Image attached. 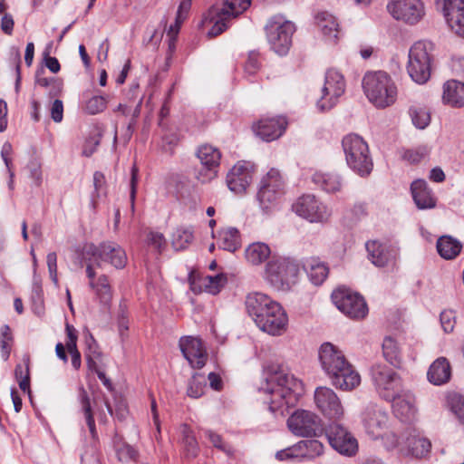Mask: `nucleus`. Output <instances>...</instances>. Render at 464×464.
<instances>
[{
  "instance_id": "1",
  "label": "nucleus",
  "mask_w": 464,
  "mask_h": 464,
  "mask_svg": "<svg viewBox=\"0 0 464 464\" xmlns=\"http://www.w3.org/2000/svg\"><path fill=\"white\" fill-rule=\"evenodd\" d=\"M245 305L248 316L262 332L280 336L286 331L288 316L285 310L267 295L250 293L246 297Z\"/></svg>"
},
{
  "instance_id": "2",
  "label": "nucleus",
  "mask_w": 464,
  "mask_h": 464,
  "mask_svg": "<svg viewBox=\"0 0 464 464\" xmlns=\"http://www.w3.org/2000/svg\"><path fill=\"white\" fill-rule=\"evenodd\" d=\"M260 391L268 396L266 402L277 417L284 416L290 407L295 406L304 394V386L293 374L280 371L266 377Z\"/></svg>"
},
{
  "instance_id": "3",
  "label": "nucleus",
  "mask_w": 464,
  "mask_h": 464,
  "mask_svg": "<svg viewBox=\"0 0 464 464\" xmlns=\"http://www.w3.org/2000/svg\"><path fill=\"white\" fill-rule=\"evenodd\" d=\"M318 356L322 369L336 389L352 391L360 384V374L338 347L324 343L320 346Z\"/></svg>"
},
{
  "instance_id": "4",
  "label": "nucleus",
  "mask_w": 464,
  "mask_h": 464,
  "mask_svg": "<svg viewBox=\"0 0 464 464\" xmlns=\"http://www.w3.org/2000/svg\"><path fill=\"white\" fill-rule=\"evenodd\" d=\"M362 85L368 100L377 108H386L396 101L397 87L392 77L383 71L366 72Z\"/></svg>"
},
{
  "instance_id": "5",
  "label": "nucleus",
  "mask_w": 464,
  "mask_h": 464,
  "mask_svg": "<svg viewBox=\"0 0 464 464\" xmlns=\"http://www.w3.org/2000/svg\"><path fill=\"white\" fill-rule=\"evenodd\" d=\"M342 146L349 168L361 177L370 175L373 162L367 142L361 136L350 133L343 137Z\"/></svg>"
},
{
  "instance_id": "6",
  "label": "nucleus",
  "mask_w": 464,
  "mask_h": 464,
  "mask_svg": "<svg viewBox=\"0 0 464 464\" xmlns=\"http://www.w3.org/2000/svg\"><path fill=\"white\" fill-rule=\"evenodd\" d=\"M251 5V0H224L221 5H213L207 19L214 23L209 36H217L230 26V21L242 14Z\"/></svg>"
},
{
  "instance_id": "7",
  "label": "nucleus",
  "mask_w": 464,
  "mask_h": 464,
  "mask_svg": "<svg viewBox=\"0 0 464 464\" xmlns=\"http://www.w3.org/2000/svg\"><path fill=\"white\" fill-rule=\"evenodd\" d=\"M265 31L272 50L279 55L286 54L292 44L295 24L285 16L275 14L268 19Z\"/></svg>"
},
{
  "instance_id": "8",
  "label": "nucleus",
  "mask_w": 464,
  "mask_h": 464,
  "mask_svg": "<svg viewBox=\"0 0 464 464\" xmlns=\"http://www.w3.org/2000/svg\"><path fill=\"white\" fill-rule=\"evenodd\" d=\"M430 44L416 42L409 51L407 71L417 83H425L430 77Z\"/></svg>"
},
{
  "instance_id": "9",
  "label": "nucleus",
  "mask_w": 464,
  "mask_h": 464,
  "mask_svg": "<svg viewBox=\"0 0 464 464\" xmlns=\"http://www.w3.org/2000/svg\"><path fill=\"white\" fill-rule=\"evenodd\" d=\"M372 380L380 396L385 401H392L399 392H401V380L391 367L375 364L371 370Z\"/></svg>"
},
{
  "instance_id": "10",
  "label": "nucleus",
  "mask_w": 464,
  "mask_h": 464,
  "mask_svg": "<svg viewBox=\"0 0 464 464\" xmlns=\"http://www.w3.org/2000/svg\"><path fill=\"white\" fill-rule=\"evenodd\" d=\"M291 432L299 437H318L323 433L320 417L307 410H296L287 420Z\"/></svg>"
},
{
  "instance_id": "11",
  "label": "nucleus",
  "mask_w": 464,
  "mask_h": 464,
  "mask_svg": "<svg viewBox=\"0 0 464 464\" xmlns=\"http://www.w3.org/2000/svg\"><path fill=\"white\" fill-rule=\"evenodd\" d=\"M332 300L341 312L353 319L363 318L368 313L363 297L349 289L334 290L332 294Z\"/></svg>"
},
{
  "instance_id": "12",
  "label": "nucleus",
  "mask_w": 464,
  "mask_h": 464,
  "mask_svg": "<svg viewBox=\"0 0 464 464\" xmlns=\"http://www.w3.org/2000/svg\"><path fill=\"white\" fill-rule=\"evenodd\" d=\"M387 10L396 20L413 25L422 20L425 6L421 0H391Z\"/></svg>"
},
{
  "instance_id": "13",
  "label": "nucleus",
  "mask_w": 464,
  "mask_h": 464,
  "mask_svg": "<svg viewBox=\"0 0 464 464\" xmlns=\"http://www.w3.org/2000/svg\"><path fill=\"white\" fill-rule=\"evenodd\" d=\"M344 89L343 76L334 69L328 70L322 88V96L317 102L318 109L324 111L333 108L337 99L344 92Z\"/></svg>"
},
{
  "instance_id": "14",
  "label": "nucleus",
  "mask_w": 464,
  "mask_h": 464,
  "mask_svg": "<svg viewBox=\"0 0 464 464\" xmlns=\"http://www.w3.org/2000/svg\"><path fill=\"white\" fill-rule=\"evenodd\" d=\"M331 447L342 455L352 457L358 451V441L343 425L333 422L326 429Z\"/></svg>"
},
{
  "instance_id": "15",
  "label": "nucleus",
  "mask_w": 464,
  "mask_h": 464,
  "mask_svg": "<svg viewBox=\"0 0 464 464\" xmlns=\"http://www.w3.org/2000/svg\"><path fill=\"white\" fill-rule=\"evenodd\" d=\"M298 268L287 258H274L266 265V276L271 285L278 289L289 285L297 276Z\"/></svg>"
},
{
  "instance_id": "16",
  "label": "nucleus",
  "mask_w": 464,
  "mask_h": 464,
  "mask_svg": "<svg viewBox=\"0 0 464 464\" xmlns=\"http://www.w3.org/2000/svg\"><path fill=\"white\" fill-rule=\"evenodd\" d=\"M85 252L91 255L100 266L99 260L111 263L115 268H123L127 264L124 249L114 242H103L100 246L93 244L86 246Z\"/></svg>"
},
{
  "instance_id": "17",
  "label": "nucleus",
  "mask_w": 464,
  "mask_h": 464,
  "mask_svg": "<svg viewBox=\"0 0 464 464\" xmlns=\"http://www.w3.org/2000/svg\"><path fill=\"white\" fill-rule=\"evenodd\" d=\"M314 403L322 414L329 420H340L344 413L342 402L337 394L325 386H321L314 391Z\"/></svg>"
},
{
  "instance_id": "18",
  "label": "nucleus",
  "mask_w": 464,
  "mask_h": 464,
  "mask_svg": "<svg viewBox=\"0 0 464 464\" xmlns=\"http://www.w3.org/2000/svg\"><path fill=\"white\" fill-rule=\"evenodd\" d=\"M293 210L310 222H324L330 217L327 208L314 195H304L293 205Z\"/></svg>"
},
{
  "instance_id": "19",
  "label": "nucleus",
  "mask_w": 464,
  "mask_h": 464,
  "mask_svg": "<svg viewBox=\"0 0 464 464\" xmlns=\"http://www.w3.org/2000/svg\"><path fill=\"white\" fill-rule=\"evenodd\" d=\"M282 188L283 182L279 171L274 169H270L262 179L257 193L260 206L265 211H267L276 202Z\"/></svg>"
},
{
  "instance_id": "20",
  "label": "nucleus",
  "mask_w": 464,
  "mask_h": 464,
  "mask_svg": "<svg viewBox=\"0 0 464 464\" xmlns=\"http://www.w3.org/2000/svg\"><path fill=\"white\" fill-rule=\"evenodd\" d=\"M197 157L202 164V169L198 173V179L201 182H208L213 179L218 173L221 153L218 149L209 145H201L197 151Z\"/></svg>"
},
{
  "instance_id": "21",
  "label": "nucleus",
  "mask_w": 464,
  "mask_h": 464,
  "mask_svg": "<svg viewBox=\"0 0 464 464\" xmlns=\"http://www.w3.org/2000/svg\"><path fill=\"white\" fill-rule=\"evenodd\" d=\"M253 178V165L248 161H238L227 173V184L228 188L241 194L246 191Z\"/></svg>"
},
{
  "instance_id": "22",
  "label": "nucleus",
  "mask_w": 464,
  "mask_h": 464,
  "mask_svg": "<svg viewBox=\"0 0 464 464\" xmlns=\"http://www.w3.org/2000/svg\"><path fill=\"white\" fill-rule=\"evenodd\" d=\"M179 348L191 367L201 369L206 364L208 354L201 340L191 336L182 337L179 340Z\"/></svg>"
},
{
  "instance_id": "23",
  "label": "nucleus",
  "mask_w": 464,
  "mask_h": 464,
  "mask_svg": "<svg viewBox=\"0 0 464 464\" xmlns=\"http://www.w3.org/2000/svg\"><path fill=\"white\" fill-rule=\"evenodd\" d=\"M404 447L401 451L405 455H411L415 458H421L430 452L431 444L430 440L421 437L415 430H407L402 433Z\"/></svg>"
},
{
  "instance_id": "24",
  "label": "nucleus",
  "mask_w": 464,
  "mask_h": 464,
  "mask_svg": "<svg viewBox=\"0 0 464 464\" xmlns=\"http://www.w3.org/2000/svg\"><path fill=\"white\" fill-rule=\"evenodd\" d=\"M392 401H393V412L401 421L411 422L416 419L418 410L416 400L412 393L408 392L401 394L399 392Z\"/></svg>"
},
{
  "instance_id": "25",
  "label": "nucleus",
  "mask_w": 464,
  "mask_h": 464,
  "mask_svg": "<svg viewBox=\"0 0 464 464\" xmlns=\"http://www.w3.org/2000/svg\"><path fill=\"white\" fill-rule=\"evenodd\" d=\"M287 121L284 117L266 118L258 121L255 130L263 140L278 139L285 130Z\"/></svg>"
},
{
  "instance_id": "26",
  "label": "nucleus",
  "mask_w": 464,
  "mask_h": 464,
  "mask_svg": "<svg viewBox=\"0 0 464 464\" xmlns=\"http://www.w3.org/2000/svg\"><path fill=\"white\" fill-rule=\"evenodd\" d=\"M412 199L419 209H431L437 205V198L424 179H416L411 185Z\"/></svg>"
},
{
  "instance_id": "27",
  "label": "nucleus",
  "mask_w": 464,
  "mask_h": 464,
  "mask_svg": "<svg viewBox=\"0 0 464 464\" xmlns=\"http://www.w3.org/2000/svg\"><path fill=\"white\" fill-rule=\"evenodd\" d=\"M369 259L378 266L383 267L392 263L396 257V251L391 246L378 241H368L365 245Z\"/></svg>"
},
{
  "instance_id": "28",
  "label": "nucleus",
  "mask_w": 464,
  "mask_h": 464,
  "mask_svg": "<svg viewBox=\"0 0 464 464\" xmlns=\"http://www.w3.org/2000/svg\"><path fill=\"white\" fill-rule=\"evenodd\" d=\"M388 415L381 410L368 411L364 417V427L372 439L382 437L388 424Z\"/></svg>"
},
{
  "instance_id": "29",
  "label": "nucleus",
  "mask_w": 464,
  "mask_h": 464,
  "mask_svg": "<svg viewBox=\"0 0 464 464\" xmlns=\"http://www.w3.org/2000/svg\"><path fill=\"white\" fill-rule=\"evenodd\" d=\"M442 102L454 107H464V82L457 80L447 81L443 84Z\"/></svg>"
},
{
  "instance_id": "30",
  "label": "nucleus",
  "mask_w": 464,
  "mask_h": 464,
  "mask_svg": "<svg viewBox=\"0 0 464 464\" xmlns=\"http://www.w3.org/2000/svg\"><path fill=\"white\" fill-rule=\"evenodd\" d=\"M303 267L311 282L316 285L323 284L329 273L326 264L314 256L304 258Z\"/></svg>"
},
{
  "instance_id": "31",
  "label": "nucleus",
  "mask_w": 464,
  "mask_h": 464,
  "mask_svg": "<svg viewBox=\"0 0 464 464\" xmlns=\"http://www.w3.org/2000/svg\"><path fill=\"white\" fill-rule=\"evenodd\" d=\"M451 376V368L448 360L440 357L430 366L427 377L434 385H441L448 382Z\"/></svg>"
},
{
  "instance_id": "32",
  "label": "nucleus",
  "mask_w": 464,
  "mask_h": 464,
  "mask_svg": "<svg viewBox=\"0 0 464 464\" xmlns=\"http://www.w3.org/2000/svg\"><path fill=\"white\" fill-rule=\"evenodd\" d=\"M315 19L323 34L329 41L335 42L339 34V24L336 18L327 12H321L317 14Z\"/></svg>"
},
{
  "instance_id": "33",
  "label": "nucleus",
  "mask_w": 464,
  "mask_h": 464,
  "mask_svg": "<svg viewBox=\"0 0 464 464\" xmlns=\"http://www.w3.org/2000/svg\"><path fill=\"white\" fill-rule=\"evenodd\" d=\"M313 181L328 193L340 191L343 187L342 178L332 172H316L313 176Z\"/></svg>"
},
{
  "instance_id": "34",
  "label": "nucleus",
  "mask_w": 464,
  "mask_h": 464,
  "mask_svg": "<svg viewBox=\"0 0 464 464\" xmlns=\"http://www.w3.org/2000/svg\"><path fill=\"white\" fill-rule=\"evenodd\" d=\"M168 183L169 186L174 189L177 198L186 199L191 196L193 186L187 176L173 173L169 177Z\"/></svg>"
},
{
  "instance_id": "35",
  "label": "nucleus",
  "mask_w": 464,
  "mask_h": 464,
  "mask_svg": "<svg viewBox=\"0 0 464 464\" xmlns=\"http://www.w3.org/2000/svg\"><path fill=\"white\" fill-rule=\"evenodd\" d=\"M299 459H314L324 453V445L317 440H300L295 444Z\"/></svg>"
},
{
  "instance_id": "36",
  "label": "nucleus",
  "mask_w": 464,
  "mask_h": 464,
  "mask_svg": "<svg viewBox=\"0 0 464 464\" xmlns=\"http://www.w3.org/2000/svg\"><path fill=\"white\" fill-rule=\"evenodd\" d=\"M462 245L450 236H442L437 241V250L444 259H453L461 251Z\"/></svg>"
},
{
  "instance_id": "37",
  "label": "nucleus",
  "mask_w": 464,
  "mask_h": 464,
  "mask_svg": "<svg viewBox=\"0 0 464 464\" xmlns=\"http://www.w3.org/2000/svg\"><path fill=\"white\" fill-rule=\"evenodd\" d=\"M270 254L271 250L268 245L262 242L252 243L245 250V256L247 262L255 266L265 262Z\"/></svg>"
},
{
  "instance_id": "38",
  "label": "nucleus",
  "mask_w": 464,
  "mask_h": 464,
  "mask_svg": "<svg viewBox=\"0 0 464 464\" xmlns=\"http://www.w3.org/2000/svg\"><path fill=\"white\" fill-rule=\"evenodd\" d=\"M90 286L95 290L96 295L102 304H110L112 298V292L108 277L106 276H101L98 278V282L96 284L93 281H90Z\"/></svg>"
},
{
  "instance_id": "39",
  "label": "nucleus",
  "mask_w": 464,
  "mask_h": 464,
  "mask_svg": "<svg viewBox=\"0 0 464 464\" xmlns=\"http://www.w3.org/2000/svg\"><path fill=\"white\" fill-rule=\"evenodd\" d=\"M382 353L387 362L392 365L401 362V350L397 342L392 337H385L382 342Z\"/></svg>"
},
{
  "instance_id": "40",
  "label": "nucleus",
  "mask_w": 464,
  "mask_h": 464,
  "mask_svg": "<svg viewBox=\"0 0 464 464\" xmlns=\"http://www.w3.org/2000/svg\"><path fill=\"white\" fill-rule=\"evenodd\" d=\"M80 401L82 405V409L83 411L85 420L87 426L89 428L90 433L92 437V439H97V431L95 428V421L93 419L92 411V406L90 398L86 392V391L83 388H81L80 390Z\"/></svg>"
},
{
  "instance_id": "41",
  "label": "nucleus",
  "mask_w": 464,
  "mask_h": 464,
  "mask_svg": "<svg viewBox=\"0 0 464 464\" xmlns=\"http://www.w3.org/2000/svg\"><path fill=\"white\" fill-rule=\"evenodd\" d=\"M220 240L223 249L234 252L240 246L239 231L235 227L226 228L220 234Z\"/></svg>"
},
{
  "instance_id": "42",
  "label": "nucleus",
  "mask_w": 464,
  "mask_h": 464,
  "mask_svg": "<svg viewBox=\"0 0 464 464\" xmlns=\"http://www.w3.org/2000/svg\"><path fill=\"white\" fill-rule=\"evenodd\" d=\"M227 283V276L224 274L217 276H207L201 279V286L211 295H217Z\"/></svg>"
},
{
  "instance_id": "43",
  "label": "nucleus",
  "mask_w": 464,
  "mask_h": 464,
  "mask_svg": "<svg viewBox=\"0 0 464 464\" xmlns=\"http://www.w3.org/2000/svg\"><path fill=\"white\" fill-rule=\"evenodd\" d=\"M14 377L20 389L29 393V357L24 356L22 363H18L14 369Z\"/></svg>"
},
{
  "instance_id": "44",
  "label": "nucleus",
  "mask_w": 464,
  "mask_h": 464,
  "mask_svg": "<svg viewBox=\"0 0 464 464\" xmlns=\"http://www.w3.org/2000/svg\"><path fill=\"white\" fill-rule=\"evenodd\" d=\"M450 411L454 413L459 423L464 426V396L452 392L447 397Z\"/></svg>"
},
{
  "instance_id": "45",
  "label": "nucleus",
  "mask_w": 464,
  "mask_h": 464,
  "mask_svg": "<svg viewBox=\"0 0 464 464\" xmlns=\"http://www.w3.org/2000/svg\"><path fill=\"white\" fill-rule=\"evenodd\" d=\"M206 389V380L200 373H195L188 382L187 394L194 399H198L204 394Z\"/></svg>"
},
{
  "instance_id": "46",
  "label": "nucleus",
  "mask_w": 464,
  "mask_h": 464,
  "mask_svg": "<svg viewBox=\"0 0 464 464\" xmlns=\"http://www.w3.org/2000/svg\"><path fill=\"white\" fill-rule=\"evenodd\" d=\"M205 435H206V437L208 438V440L212 443L213 447L221 450L228 457L234 456L235 450H234L233 446L227 442H225L219 434L214 432L211 430H205Z\"/></svg>"
},
{
  "instance_id": "47",
  "label": "nucleus",
  "mask_w": 464,
  "mask_h": 464,
  "mask_svg": "<svg viewBox=\"0 0 464 464\" xmlns=\"http://www.w3.org/2000/svg\"><path fill=\"white\" fill-rule=\"evenodd\" d=\"M12 341L10 327L7 324L3 325L0 330V349L2 358L5 361H7L10 356Z\"/></svg>"
},
{
  "instance_id": "48",
  "label": "nucleus",
  "mask_w": 464,
  "mask_h": 464,
  "mask_svg": "<svg viewBox=\"0 0 464 464\" xmlns=\"http://www.w3.org/2000/svg\"><path fill=\"white\" fill-rule=\"evenodd\" d=\"M193 239V234L188 229L178 228L172 237V245L176 249L185 248Z\"/></svg>"
},
{
  "instance_id": "49",
  "label": "nucleus",
  "mask_w": 464,
  "mask_h": 464,
  "mask_svg": "<svg viewBox=\"0 0 464 464\" xmlns=\"http://www.w3.org/2000/svg\"><path fill=\"white\" fill-rule=\"evenodd\" d=\"M106 100L103 96L95 95L86 101L84 105V111L90 115H94L102 112L106 108Z\"/></svg>"
},
{
  "instance_id": "50",
  "label": "nucleus",
  "mask_w": 464,
  "mask_h": 464,
  "mask_svg": "<svg viewBox=\"0 0 464 464\" xmlns=\"http://www.w3.org/2000/svg\"><path fill=\"white\" fill-rule=\"evenodd\" d=\"M449 26L459 36L464 37V11L445 17Z\"/></svg>"
},
{
  "instance_id": "51",
  "label": "nucleus",
  "mask_w": 464,
  "mask_h": 464,
  "mask_svg": "<svg viewBox=\"0 0 464 464\" xmlns=\"http://www.w3.org/2000/svg\"><path fill=\"white\" fill-rule=\"evenodd\" d=\"M411 115L413 124L419 129L426 128L430 121V113L423 108L411 109Z\"/></svg>"
},
{
  "instance_id": "52",
  "label": "nucleus",
  "mask_w": 464,
  "mask_h": 464,
  "mask_svg": "<svg viewBox=\"0 0 464 464\" xmlns=\"http://www.w3.org/2000/svg\"><path fill=\"white\" fill-rule=\"evenodd\" d=\"M116 454L118 459L121 462L136 460L139 456L138 451L132 446L126 443H123L117 447Z\"/></svg>"
},
{
  "instance_id": "53",
  "label": "nucleus",
  "mask_w": 464,
  "mask_h": 464,
  "mask_svg": "<svg viewBox=\"0 0 464 464\" xmlns=\"http://www.w3.org/2000/svg\"><path fill=\"white\" fill-rule=\"evenodd\" d=\"M429 154V150L425 146L408 150L403 153L402 158L410 163H419Z\"/></svg>"
},
{
  "instance_id": "54",
  "label": "nucleus",
  "mask_w": 464,
  "mask_h": 464,
  "mask_svg": "<svg viewBox=\"0 0 464 464\" xmlns=\"http://www.w3.org/2000/svg\"><path fill=\"white\" fill-rule=\"evenodd\" d=\"M459 12H464V0H444L443 14L445 17Z\"/></svg>"
},
{
  "instance_id": "55",
  "label": "nucleus",
  "mask_w": 464,
  "mask_h": 464,
  "mask_svg": "<svg viewBox=\"0 0 464 464\" xmlns=\"http://www.w3.org/2000/svg\"><path fill=\"white\" fill-rule=\"evenodd\" d=\"M440 324L445 333H450L453 331L456 324L454 312L451 310H445L441 312Z\"/></svg>"
},
{
  "instance_id": "56",
  "label": "nucleus",
  "mask_w": 464,
  "mask_h": 464,
  "mask_svg": "<svg viewBox=\"0 0 464 464\" xmlns=\"http://www.w3.org/2000/svg\"><path fill=\"white\" fill-rule=\"evenodd\" d=\"M260 68L259 56L257 53L251 52L245 64V72L249 74H255Z\"/></svg>"
},
{
  "instance_id": "57",
  "label": "nucleus",
  "mask_w": 464,
  "mask_h": 464,
  "mask_svg": "<svg viewBox=\"0 0 464 464\" xmlns=\"http://www.w3.org/2000/svg\"><path fill=\"white\" fill-rule=\"evenodd\" d=\"M382 438L384 440L385 444L389 449L400 447L401 450V447H404L402 434L398 437L394 432H385L382 434Z\"/></svg>"
},
{
  "instance_id": "58",
  "label": "nucleus",
  "mask_w": 464,
  "mask_h": 464,
  "mask_svg": "<svg viewBox=\"0 0 464 464\" xmlns=\"http://www.w3.org/2000/svg\"><path fill=\"white\" fill-rule=\"evenodd\" d=\"M148 244L156 248L159 252L165 246L166 240L163 234L150 231L147 236Z\"/></svg>"
},
{
  "instance_id": "59",
  "label": "nucleus",
  "mask_w": 464,
  "mask_h": 464,
  "mask_svg": "<svg viewBox=\"0 0 464 464\" xmlns=\"http://www.w3.org/2000/svg\"><path fill=\"white\" fill-rule=\"evenodd\" d=\"M44 73V69L42 68L40 71L35 72V84L41 87L49 88L51 84H56L59 87V79L54 77H44L42 74Z\"/></svg>"
},
{
  "instance_id": "60",
  "label": "nucleus",
  "mask_w": 464,
  "mask_h": 464,
  "mask_svg": "<svg viewBox=\"0 0 464 464\" xmlns=\"http://www.w3.org/2000/svg\"><path fill=\"white\" fill-rule=\"evenodd\" d=\"M183 444L186 454L188 458H196L198 456L199 448L195 436L192 438H187V440L183 441Z\"/></svg>"
},
{
  "instance_id": "61",
  "label": "nucleus",
  "mask_w": 464,
  "mask_h": 464,
  "mask_svg": "<svg viewBox=\"0 0 464 464\" xmlns=\"http://www.w3.org/2000/svg\"><path fill=\"white\" fill-rule=\"evenodd\" d=\"M50 276L54 283H57V256L54 252L49 253L46 257Z\"/></svg>"
},
{
  "instance_id": "62",
  "label": "nucleus",
  "mask_w": 464,
  "mask_h": 464,
  "mask_svg": "<svg viewBox=\"0 0 464 464\" xmlns=\"http://www.w3.org/2000/svg\"><path fill=\"white\" fill-rule=\"evenodd\" d=\"M51 117L55 122H61L63 117V104L61 100H55L51 107Z\"/></svg>"
},
{
  "instance_id": "63",
  "label": "nucleus",
  "mask_w": 464,
  "mask_h": 464,
  "mask_svg": "<svg viewBox=\"0 0 464 464\" xmlns=\"http://www.w3.org/2000/svg\"><path fill=\"white\" fill-rule=\"evenodd\" d=\"M66 334H67V341L65 343L67 350H73L74 348H77V334L75 328L66 324Z\"/></svg>"
},
{
  "instance_id": "64",
  "label": "nucleus",
  "mask_w": 464,
  "mask_h": 464,
  "mask_svg": "<svg viewBox=\"0 0 464 464\" xmlns=\"http://www.w3.org/2000/svg\"><path fill=\"white\" fill-rule=\"evenodd\" d=\"M162 141L163 150L167 152L172 153L173 148L178 144L179 138L175 133L167 134L162 138Z\"/></svg>"
}]
</instances>
